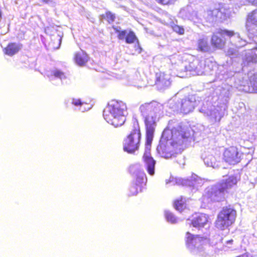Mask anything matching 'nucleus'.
<instances>
[{"label": "nucleus", "mask_w": 257, "mask_h": 257, "mask_svg": "<svg viewBox=\"0 0 257 257\" xmlns=\"http://www.w3.org/2000/svg\"><path fill=\"white\" fill-rule=\"evenodd\" d=\"M141 139V132L138 123L134 124V129L123 141V150L130 154L138 150Z\"/></svg>", "instance_id": "1a4fd4ad"}, {"label": "nucleus", "mask_w": 257, "mask_h": 257, "mask_svg": "<svg viewBox=\"0 0 257 257\" xmlns=\"http://www.w3.org/2000/svg\"><path fill=\"white\" fill-rule=\"evenodd\" d=\"M130 172L134 178V182L129 189V195H136L145 189L147 182V177L141 165L136 164L130 167Z\"/></svg>", "instance_id": "0eeeda50"}, {"label": "nucleus", "mask_w": 257, "mask_h": 257, "mask_svg": "<svg viewBox=\"0 0 257 257\" xmlns=\"http://www.w3.org/2000/svg\"><path fill=\"white\" fill-rule=\"evenodd\" d=\"M186 71H189L193 75H201L209 70H213L215 64L206 60L204 62L197 58H193L188 65L184 66Z\"/></svg>", "instance_id": "6e6552de"}, {"label": "nucleus", "mask_w": 257, "mask_h": 257, "mask_svg": "<svg viewBox=\"0 0 257 257\" xmlns=\"http://www.w3.org/2000/svg\"><path fill=\"white\" fill-rule=\"evenodd\" d=\"M227 106L225 104L216 106L211 105L207 108L204 104L200 111L208 116L212 121L216 122L220 120L224 115Z\"/></svg>", "instance_id": "9b49d317"}, {"label": "nucleus", "mask_w": 257, "mask_h": 257, "mask_svg": "<svg viewBox=\"0 0 257 257\" xmlns=\"http://www.w3.org/2000/svg\"><path fill=\"white\" fill-rule=\"evenodd\" d=\"M127 32L126 30H123L119 32V34L118 35V38L120 40L125 39L126 36L127 34Z\"/></svg>", "instance_id": "e433bc0d"}, {"label": "nucleus", "mask_w": 257, "mask_h": 257, "mask_svg": "<svg viewBox=\"0 0 257 257\" xmlns=\"http://www.w3.org/2000/svg\"><path fill=\"white\" fill-rule=\"evenodd\" d=\"M172 82L170 74L160 72L156 74V84L158 88L163 90L169 87Z\"/></svg>", "instance_id": "a211bd4d"}, {"label": "nucleus", "mask_w": 257, "mask_h": 257, "mask_svg": "<svg viewBox=\"0 0 257 257\" xmlns=\"http://www.w3.org/2000/svg\"><path fill=\"white\" fill-rule=\"evenodd\" d=\"M58 37H59L58 40H59V46L58 47V48L59 47L60 44H61V37H60V35H58Z\"/></svg>", "instance_id": "a19ab883"}, {"label": "nucleus", "mask_w": 257, "mask_h": 257, "mask_svg": "<svg viewBox=\"0 0 257 257\" xmlns=\"http://www.w3.org/2000/svg\"><path fill=\"white\" fill-rule=\"evenodd\" d=\"M42 1H43V2H45V3H48L49 2V1H48V0H42Z\"/></svg>", "instance_id": "37998d69"}, {"label": "nucleus", "mask_w": 257, "mask_h": 257, "mask_svg": "<svg viewBox=\"0 0 257 257\" xmlns=\"http://www.w3.org/2000/svg\"><path fill=\"white\" fill-rule=\"evenodd\" d=\"M185 238L186 246L192 253L203 257L211 255L209 251L212 247L208 244L209 239L206 236H200L187 232Z\"/></svg>", "instance_id": "39448f33"}, {"label": "nucleus", "mask_w": 257, "mask_h": 257, "mask_svg": "<svg viewBox=\"0 0 257 257\" xmlns=\"http://www.w3.org/2000/svg\"><path fill=\"white\" fill-rule=\"evenodd\" d=\"M203 180L195 174H193L190 179H184L170 177L169 180L166 181V184L167 185L170 184L171 185H175L176 184L188 186L192 187L194 189H198V187L203 184Z\"/></svg>", "instance_id": "f8f14e48"}, {"label": "nucleus", "mask_w": 257, "mask_h": 257, "mask_svg": "<svg viewBox=\"0 0 257 257\" xmlns=\"http://www.w3.org/2000/svg\"><path fill=\"white\" fill-rule=\"evenodd\" d=\"M236 71H232L231 67L226 68L224 66H220L218 68L216 72V81H225L230 86L234 85V87H237V84L234 78Z\"/></svg>", "instance_id": "ddd939ff"}, {"label": "nucleus", "mask_w": 257, "mask_h": 257, "mask_svg": "<svg viewBox=\"0 0 257 257\" xmlns=\"http://www.w3.org/2000/svg\"><path fill=\"white\" fill-rule=\"evenodd\" d=\"M127 108L121 101L111 100L103 110V117L109 124L115 127L121 126L125 121Z\"/></svg>", "instance_id": "7ed1b4c3"}, {"label": "nucleus", "mask_w": 257, "mask_h": 257, "mask_svg": "<svg viewBox=\"0 0 257 257\" xmlns=\"http://www.w3.org/2000/svg\"><path fill=\"white\" fill-rule=\"evenodd\" d=\"M200 103L199 97L195 95H189L180 102V112L187 114L194 109Z\"/></svg>", "instance_id": "4468645a"}, {"label": "nucleus", "mask_w": 257, "mask_h": 257, "mask_svg": "<svg viewBox=\"0 0 257 257\" xmlns=\"http://www.w3.org/2000/svg\"><path fill=\"white\" fill-rule=\"evenodd\" d=\"M237 50L236 48H229L227 52V55L231 57H235L237 55Z\"/></svg>", "instance_id": "f704fd0d"}, {"label": "nucleus", "mask_w": 257, "mask_h": 257, "mask_svg": "<svg viewBox=\"0 0 257 257\" xmlns=\"http://www.w3.org/2000/svg\"><path fill=\"white\" fill-rule=\"evenodd\" d=\"M227 37L229 38L231 43L236 47H242L246 45V40L241 38L239 34L232 31L219 29L213 34L211 38L212 45L218 49H222L225 45V41L222 38Z\"/></svg>", "instance_id": "423d86ee"}, {"label": "nucleus", "mask_w": 257, "mask_h": 257, "mask_svg": "<svg viewBox=\"0 0 257 257\" xmlns=\"http://www.w3.org/2000/svg\"><path fill=\"white\" fill-rule=\"evenodd\" d=\"M71 103L76 106L79 111L84 112L90 109L89 105L83 101L80 98H73L71 99Z\"/></svg>", "instance_id": "393cba45"}, {"label": "nucleus", "mask_w": 257, "mask_h": 257, "mask_svg": "<svg viewBox=\"0 0 257 257\" xmlns=\"http://www.w3.org/2000/svg\"><path fill=\"white\" fill-rule=\"evenodd\" d=\"M185 198L181 197L180 200H177L174 203V207L178 211L181 212L186 207Z\"/></svg>", "instance_id": "7c9ffc66"}, {"label": "nucleus", "mask_w": 257, "mask_h": 257, "mask_svg": "<svg viewBox=\"0 0 257 257\" xmlns=\"http://www.w3.org/2000/svg\"><path fill=\"white\" fill-rule=\"evenodd\" d=\"M208 222V216L203 213H196L191 219L187 220V223L191 224L194 227L200 229L207 225Z\"/></svg>", "instance_id": "6ab92c4d"}, {"label": "nucleus", "mask_w": 257, "mask_h": 257, "mask_svg": "<svg viewBox=\"0 0 257 257\" xmlns=\"http://www.w3.org/2000/svg\"><path fill=\"white\" fill-rule=\"evenodd\" d=\"M250 24L257 28V9L249 13L247 15L246 28L248 32L249 37H257L256 29H252Z\"/></svg>", "instance_id": "f3484780"}, {"label": "nucleus", "mask_w": 257, "mask_h": 257, "mask_svg": "<svg viewBox=\"0 0 257 257\" xmlns=\"http://www.w3.org/2000/svg\"><path fill=\"white\" fill-rule=\"evenodd\" d=\"M232 9L228 5L220 6L218 9H215L214 14H218L219 20L222 21L229 18L231 14Z\"/></svg>", "instance_id": "412c9836"}, {"label": "nucleus", "mask_w": 257, "mask_h": 257, "mask_svg": "<svg viewBox=\"0 0 257 257\" xmlns=\"http://www.w3.org/2000/svg\"><path fill=\"white\" fill-rule=\"evenodd\" d=\"M245 90L247 91L246 89ZM247 91L250 93H257V74L250 76Z\"/></svg>", "instance_id": "c85d7f7f"}, {"label": "nucleus", "mask_w": 257, "mask_h": 257, "mask_svg": "<svg viewBox=\"0 0 257 257\" xmlns=\"http://www.w3.org/2000/svg\"><path fill=\"white\" fill-rule=\"evenodd\" d=\"M158 3L162 5L173 4L176 0H157Z\"/></svg>", "instance_id": "4c0bfd02"}, {"label": "nucleus", "mask_w": 257, "mask_h": 257, "mask_svg": "<svg viewBox=\"0 0 257 257\" xmlns=\"http://www.w3.org/2000/svg\"><path fill=\"white\" fill-rule=\"evenodd\" d=\"M45 75L54 84L60 85L67 82L68 75L60 69L54 68L47 72Z\"/></svg>", "instance_id": "2eb2a0df"}, {"label": "nucleus", "mask_w": 257, "mask_h": 257, "mask_svg": "<svg viewBox=\"0 0 257 257\" xmlns=\"http://www.w3.org/2000/svg\"><path fill=\"white\" fill-rule=\"evenodd\" d=\"M22 48V45L19 43H12L5 49V53L12 56L17 53Z\"/></svg>", "instance_id": "b1692460"}, {"label": "nucleus", "mask_w": 257, "mask_h": 257, "mask_svg": "<svg viewBox=\"0 0 257 257\" xmlns=\"http://www.w3.org/2000/svg\"><path fill=\"white\" fill-rule=\"evenodd\" d=\"M232 241H233V240H232V239L229 240L227 241V243L230 244L232 242Z\"/></svg>", "instance_id": "79ce46f5"}, {"label": "nucleus", "mask_w": 257, "mask_h": 257, "mask_svg": "<svg viewBox=\"0 0 257 257\" xmlns=\"http://www.w3.org/2000/svg\"><path fill=\"white\" fill-rule=\"evenodd\" d=\"M214 9L207 11L205 13V18L207 21L209 23H213L216 21H219L218 14H214Z\"/></svg>", "instance_id": "c756f323"}, {"label": "nucleus", "mask_w": 257, "mask_h": 257, "mask_svg": "<svg viewBox=\"0 0 257 257\" xmlns=\"http://www.w3.org/2000/svg\"><path fill=\"white\" fill-rule=\"evenodd\" d=\"M236 211L231 207H224L218 214L216 221V226L221 230L227 228L235 221Z\"/></svg>", "instance_id": "9d476101"}, {"label": "nucleus", "mask_w": 257, "mask_h": 257, "mask_svg": "<svg viewBox=\"0 0 257 257\" xmlns=\"http://www.w3.org/2000/svg\"><path fill=\"white\" fill-rule=\"evenodd\" d=\"M165 216L167 221L171 223H176L178 222L179 219L169 211H165Z\"/></svg>", "instance_id": "473e14b6"}, {"label": "nucleus", "mask_w": 257, "mask_h": 257, "mask_svg": "<svg viewBox=\"0 0 257 257\" xmlns=\"http://www.w3.org/2000/svg\"><path fill=\"white\" fill-rule=\"evenodd\" d=\"M242 155L236 147H231L224 151L223 159L228 164L234 165L240 162Z\"/></svg>", "instance_id": "dca6fc26"}, {"label": "nucleus", "mask_w": 257, "mask_h": 257, "mask_svg": "<svg viewBox=\"0 0 257 257\" xmlns=\"http://www.w3.org/2000/svg\"><path fill=\"white\" fill-rule=\"evenodd\" d=\"M237 182V177L231 176L225 181L223 180L220 183L207 188L203 197V202L209 203L211 202H219L223 200L227 190L235 185Z\"/></svg>", "instance_id": "20e7f679"}, {"label": "nucleus", "mask_w": 257, "mask_h": 257, "mask_svg": "<svg viewBox=\"0 0 257 257\" xmlns=\"http://www.w3.org/2000/svg\"><path fill=\"white\" fill-rule=\"evenodd\" d=\"M186 10L185 9H182L180 12V16L184 19H187L192 21L194 24H199L201 22V19L198 17L196 12H193L192 14L189 16H184Z\"/></svg>", "instance_id": "cd10ccee"}, {"label": "nucleus", "mask_w": 257, "mask_h": 257, "mask_svg": "<svg viewBox=\"0 0 257 257\" xmlns=\"http://www.w3.org/2000/svg\"><path fill=\"white\" fill-rule=\"evenodd\" d=\"M136 40L137 41V45L135 46V51L136 53H140L142 51V48H141L138 43V40L135 34L132 31H130L127 34L125 38V42L126 43L131 44L134 43Z\"/></svg>", "instance_id": "a878e982"}, {"label": "nucleus", "mask_w": 257, "mask_h": 257, "mask_svg": "<svg viewBox=\"0 0 257 257\" xmlns=\"http://www.w3.org/2000/svg\"><path fill=\"white\" fill-rule=\"evenodd\" d=\"M171 28L175 32L179 35H183L184 34L185 30L183 27L176 25L174 23L171 24Z\"/></svg>", "instance_id": "72a5a7b5"}, {"label": "nucleus", "mask_w": 257, "mask_h": 257, "mask_svg": "<svg viewBox=\"0 0 257 257\" xmlns=\"http://www.w3.org/2000/svg\"><path fill=\"white\" fill-rule=\"evenodd\" d=\"M198 50L204 53H210L212 49L206 37L200 38L197 41Z\"/></svg>", "instance_id": "5701e85b"}, {"label": "nucleus", "mask_w": 257, "mask_h": 257, "mask_svg": "<svg viewBox=\"0 0 257 257\" xmlns=\"http://www.w3.org/2000/svg\"><path fill=\"white\" fill-rule=\"evenodd\" d=\"M88 59V55L83 51L78 52L75 54V62L79 66H83L87 62Z\"/></svg>", "instance_id": "bb28decb"}, {"label": "nucleus", "mask_w": 257, "mask_h": 257, "mask_svg": "<svg viewBox=\"0 0 257 257\" xmlns=\"http://www.w3.org/2000/svg\"><path fill=\"white\" fill-rule=\"evenodd\" d=\"M172 121L163 131L159 145L157 148L158 154L163 158L169 159L175 154L181 153L184 149L190 134L181 125L170 129Z\"/></svg>", "instance_id": "f03ea898"}, {"label": "nucleus", "mask_w": 257, "mask_h": 257, "mask_svg": "<svg viewBox=\"0 0 257 257\" xmlns=\"http://www.w3.org/2000/svg\"><path fill=\"white\" fill-rule=\"evenodd\" d=\"M247 2L252 5H257V0H245Z\"/></svg>", "instance_id": "ea45409f"}, {"label": "nucleus", "mask_w": 257, "mask_h": 257, "mask_svg": "<svg viewBox=\"0 0 257 257\" xmlns=\"http://www.w3.org/2000/svg\"><path fill=\"white\" fill-rule=\"evenodd\" d=\"M106 18L109 23H110L114 21L115 16L111 13L108 12L106 13Z\"/></svg>", "instance_id": "c9c22d12"}, {"label": "nucleus", "mask_w": 257, "mask_h": 257, "mask_svg": "<svg viewBox=\"0 0 257 257\" xmlns=\"http://www.w3.org/2000/svg\"><path fill=\"white\" fill-rule=\"evenodd\" d=\"M256 42L255 40H254ZM255 47L245 52V55L243 58L242 68L245 66L249 65L251 64L257 63V42Z\"/></svg>", "instance_id": "aec40b11"}, {"label": "nucleus", "mask_w": 257, "mask_h": 257, "mask_svg": "<svg viewBox=\"0 0 257 257\" xmlns=\"http://www.w3.org/2000/svg\"><path fill=\"white\" fill-rule=\"evenodd\" d=\"M164 106L156 101L145 103L140 107L146 128V142L143 157L145 167L151 176L155 174L156 161L151 154V144L156 126V122L163 113Z\"/></svg>", "instance_id": "f257e3e1"}, {"label": "nucleus", "mask_w": 257, "mask_h": 257, "mask_svg": "<svg viewBox=\"0 0 257 257\" xmlns=\"http://www.w3.org/2000/svg\"><path fill=\"white\" fill-rule=\"evenodd\" d=\"M179 104L180 102L177 103L174 100H171L168 102L167 107H168L171 111L174 112H178L180 111V107Z\"/></svg>", "instance_id": "2f4dec72"}, {"label": "nucleus", "mask_w": 257, "mask_h": 257, "mask_svg": "<svg viewBox=\"0 0 257 257\" xmlns=\"http://www.w3.org/2000/svg\"><path fill=\"white\" fill-rule=\"evenodd\" d=\"M229 94L228 89L227 90L223 89L222 92L220 93V96L223 95L225 97H228Z\"/></svg>", "instance_id": "58836bf2"}, {"label": "nucleus", "mask_w": 257, "mask_h": 257, "mask_svg": "<svg viewBox=\"0 0 257 257\" xmlns=\"http://www.w3.org/2000/svg\"><path fill=\"white\" fill-rule=\"evenodd\" d=\"M202 158L204 164L208 167L215 168L218 166V157L213 155L212 153L205 152L202 155Z\"/></svg>", "instance_id": "4be33fe9"}]
</instances>
